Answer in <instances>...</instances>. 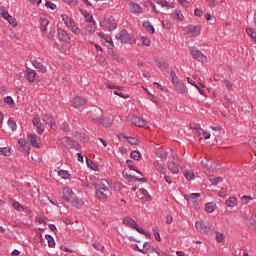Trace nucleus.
Returning <instances> with one entry per match:
<instances>
[{"label":"nucleus","mask_w":256,"mask_h":256,"mask_svg":"<svg viewBox=\"0 0 256 256\" xmlns=\"http://www.w3.org/2000/svg\"><path fill=\"white\" fill-rule=\"evenodd\" d=\"M12 206L16 211H27L28 207H23V205H21V203L17 202V201H13L12 202Z\"/></svg>","instance_id":"2f4dec72"},{"label":"nucleus","mask_w":256,"mask_h":256,"mask_svg":"<svg viewBox=\"0 0 256 256\" xmlns=\"http://www.w3.org/2000/svg\"><path fill=\"white\" fill-rule=\"evenodd\" d=\"M124 177L131 183H137V181L140 183H147V178H137L136 176H133L131 174H126L124 175Z\"/></svg>","instance_id":"dca6fc26"},{"label":"nucleus","mask_w":256,"mask_h":256,"mask_svg":"<svg viewBox=\"0 0 256 256\" xmlns=\"http://www.w3.org/2000/svg\"><path fill=\"white\" fill-rule=\"evenodd\" d=\"M142 26L144 27V29H146L147 33H150V35H153L155 33V28L153 27V25H151L149 21L143 22Z\"/></svg>","instance_id":"393cba45"},{"label":"nucleus","mask_w":256,"mask_h":256,"mask_svg":"<svg viewBox=\"0 0 256 256\" xmlns=\"http://www.w3.org/2000/svg\"><path fill=\"white\" fill-rule=\"evenodd\" d=\"M208 180L210 181V183H212V185H218L219 183H221V181H223V177L221 176L215 177L214 175H210L208 177Z\"/></svg>","instance_id":"bb28decb"},{"label":"nucleus","mask_w":256,"mask_h":256,"mask_svg":"<svg viewBox=\"0 0 256 256\" xmlns=\"http://www.w3.org/2000/svg\"><path fill=\"white\" fill-rule=\"evenodd\" d=\"M68 28L71 29L72 33H75V35H79L81 33L79 27L75 26V22L72 26H69Z\"/></svg>","instance_id":"3c124183"},{"label":"nucleus","mask_w":256,"mask_h":256,"mask_svg":"<svg viewBox=\"0 0 256 256\" xmlns=\"http://www.w3.org/2000/svg\"><path fill=\"white\" fill-rule=\"evenodd\" d=\"M170 76L172 78V83L177 90L178 93H187V86L183 83V81L179 80L177 74H175V70L170 71Z\"/></svg>","instance_id":"7ed1b4c3"},{"label":"nucleus","mask_w":256,"mask_h":256,"mask_svg":"<svg viewBox=\"0 0 256 256\" xmlns=\"http://www.w3.org/2000/svg\"><path fill=\"white\" fill-rule=\"evenodd\" d=\"M223 83L225 87L228 89V91H233V83L229 80H223Z\"/></svg>","instance_id":"13d9d810"},{"label":"nucleus","mask_w":256,"mask_h":256,"mask_svg":"<svg viewBox=\"0 0 256 256\" xmlns=\"http://www.w3.org/2000/svg\"><path fill=\"white\" fill-rule=\"evenodd\" d=\"M246 33L252 38L256 39V32L253 28H246Z\"/></svg>","instance_id":"09e8293b"},{"label":"nucleus","mask_w":256,"mask_h":256,"mask_svg":"<svg viewBox=\"0 0 256 256\" xmlns=\"http://www.w3.org/2000/svg\"><path fill=\"white\" fill-rule=\"evenodd\" d=\"M173 15H174V19H177L178 21H183L184 19L183 14H180L179 10H175Z\"/></svg>","instance_id":"5fc2aeb1"},{"label":"nucleus","mask_w":256,"mask_h":256,"mask_svg":"<svg viewBox=\"0 0 256 256\" xmlns=\"http://www.w3.org/2000/svg\"><path fill=\"white\" fill-rule=\"evenodd\" d=\"M60 143L63 147H66V149H73V147H75V140H72L69 137H63L60 139Z\"/></svg>","instance_id":"f8f14e48"},{"label":"nucleus","mask_w":256,"mask_h":256,"mask_svg":"<svg viewBox=\"0 0 256 256\" xmlns=\"http://www.w3.org/2000/svg\"><path fill=\"white\" fill-rule=\"evenodd\" d=\"M58 175L62 179H71V174H69V172L67 170H60V171H58Z\"/></svg>","instance_id":"e433bc0d"},{"label":"nucleus","mask_w":256,"mask_h":256,"mask_svg":"<svg viewBox=\"0 0 256 256\" xmlns=\"http://www.w3.org/2000/svg\"><path fill=\"white\" fill-rule=\"evenodd\" d=\"M223 239H225V235L223 233L216 232L217 243H223Z\"/></svg>","instance_id":"864d4df0"},{"label":"nucleus","mask_w":256,"mask_h":256,"mask_svg":"<svg viewBox=\"0 0 256 256\" xmlns=\"http://www.w3.org/2000/svg\"><path fill=\"white\" fill-rule=\"evenodd\" d=\"M32 123L34 125V127L37 128V133L38 135H43V131H45V126L43 125V123L41 122V118L39 117H34L32 119Z\"/></svg>","instance_id":"6e6552de"},{"label":"nucleus","mask_w":256,"mask_h":256,"mask_svg":"<svg viewBox=\"0 0 256 256\" xmlns=\"http://www.w3.org/2000/svg\"><path fill=\"white\" fill-rule=\"evenodd\" d=\"M85 103H87V100H85V98H83V97L76 96L73 99L74 107H83V105H85Z\"/></svg>","instance_id":"6ab92c4d"},{"label":"nucleus","mask_w":256,"mask_h":256,"mask_svg":"<svg viewBox=\"0 0 256 256\" xmlns=\"http://www.w3.org/2000/svg\"><path fill=\"white\" fill-rule=\"evenodd\" d=\"M122 223L124 225H131L133 227V229H134V227H137V222L133 218H131L129 216L125 217L123 219Z\"/></svg>","instance_id":"a878e982"},{"label":"nucleus","mask_w":256,"mask_h":256,"mask_svg":"<svg viewBox=\"0 0 256 256\" xmlns=\"http://www.w3.org/2000/svg\"><path fill=\"white\" fill-rule=\"evenodd\" d=\"M188 33H192V37H197L201 33V26H188Z\"/></svg>","instance_id":"aec40b11"},{"label":"nucleus","mask_w":256,"mask_h":256,"mask_svg":"<svg viewBox=\"0 0 256 256\" xmlns=\"http://www.w3.org/2000/svg\"><path fill=\"white\" fill-rule=\"evenodd\" d=\"M114 95H118V97H121L122 99H129V94L120 92V90L114 91Z\"/></svg>","instance_id":"603ef678"},{"label":"nucleus","mask_w":256,"mask_h":256,"mask_svg":"<svg viewBox=\"0 0 256 256\" xmlns=\"http://www.w3.org/2000/svg\"><path fill=\"white\" fill-rule=\"evenodd\" d=\"M6 21H8L12 27H17V19H15L13 16L9 15Z\"/></svg>","instance_id":"a18cd8bd"},{"label":"nucleus","mask_w":256,"mask_h":256,"mask_svg":"<svg viewBox=\"0 0 256 256\" xmlns=\"http://www.w3.org/2000/svg\"><path fill=\"white\" fill-rule=\"evenodd\" d=\"M247 226L249 227V229H251L252 231H255L256 233V220L253 218H250L247 222Z\"/></svg>","instance_id":"c9c22d12"},{"label":"nucleus","mask_w":256,"mask_h":256,"mask_svg":"<svg viewBox=\"0 0 256 256\" xmlns=\"http://www.w3.org/2000/svg\"><path fill=\"white\" fill-rule=\"evenodd\" d=\"M97 123L98 125H103L104 127H109L111 125V123L105 121V118H99Z\"/></svg>","instance_id":"4d7b16f0"},{"label":"nucleus","mask_w":256,"mask_h":256,"mask_svg":"<svg viewBox=\"0 0 256 256\" xmlns=\"http://www.w3.org/2000/svg\"><path fill=\"white\" fill-rule=\"evenodd\" d=\"M62 199L66 203H70L72 207H76V209L83 207V200L77 197V194L69 187L64 188Z\"/></svg>","instance_id":"f257e3e1"},{"label":"nucleus","mask_w":256,"mask_h":256,"mask_svg":"<svg viewBox=\"0 0 256 256\" xmlns=\"http://www.w3.org/2000/svg\"><path fill=\"white\" fill-rule=\"evenodd\" d=\"M195 227L197 231H199L200 233H204L205 235H209V233L213 231V228L209 227V225H207V223L203 221L196 222Z\"/></svg>","instance_id":"39448f33"},{"label":"nucleus","mask_w":256,"mask_h":256,"mask_svg":"<svg viewBox=\"0 0 256 256\" xmlns=\"http://www.w3.org/2000/svg\"><path fill=\"white\" fill-rule=\"evenodd\" d=\"M183 174L187 181H193V179H195V173L193 171L184 170Z\"/></svg>","instance_id":"473e14b6"},{"label":"nucleus","mask_w":256,"mask_h":256,"mask_svg":"<svg viewBox=\"0 0 256 256\" xmlns=\"http://www.w3.org/2000/svg\"><path fill=\"white\" fill-rule=\"evenodd\" d=\"M93 185L96 189L97 199H109L111 197V190H109L103 181L97 180Z\"/></svg>","instance_id":"f03ea898"},{"label":"nucleus","mask_w":256,"mask_h":256,"mask_svg":"<svg viewBox=\"0 0 256 256\" xmlns=\"http://www.w3.org/2000/svg\"><path fill=\"white\" fill-rule=\"evenodd\" d=\"M130 123L136 127H145V125H147V122L139 116H132L130 118Z\"/></svg>","instance_id":"9b49d317"},{"label":"nucleus","mask_w":256,"mask_h":256,"mask_svg":"<svg viewBox=\"0 0 256 256\" xmlns=\"http://www.w3.org/2000/svg\"><path fill=\"white\" fill-rule=\"evenodd\" d=\"M48 39L50 41H53V39H55V29H51L49 34H48Z\"/></svg>","instance_id":"69168bd1"},{"label":"nucleus","mask_w":256,"mask_h":256,"mask_svg":"<svg viewBox=\"0 0 256 256\" xmlns=\"http://www.w3.org/2000/svg\"><path fill=\"white\" fill-rule=\"evenodd\" d=\"M108 53L112 56L113 61H117V63H124V59L113 50V48H108Z\"/></svg>","instance_id":"f3484780"},{"label":"nucleus","mask_w":256,"mask_h":256,"mask_svg":"<svg viewBox=\"0 0 256 256\" xmlns=\"http://www.w3.org/2000/svg\"><path fill=\"white\" fill-rule=\"evenodd\" d=\"M225 195H227V190L225 188H222L219 192H218V197H225Z\"/></svg>","instance_id":"774afa93"},{"label":"nucleus","mask_w":256,"mask_h":256,"mask_svg":"<svg viewBox=\"0 0 256 256\" xmlns=\"http://www.w3.org/2000/svg\"><path fill=\"white\" fill-rule=\"evenodd\" d=\"M108 89H117V91H123L125 87L123 86H115L114 84H108L107 85Z\"/></svg>","instance_id":"052dcab7"},{"label":"nucleus","mask_w":256,"mask_h":256,"mask_svg":"<svg viewBox=\"0 0 256 256\" xmlns=\"http://www.w3.org/2000/svg\"><path fill=\"white\" fill-rule=\"evenodd\" d=\"M87 166L92 169V171H97V164L93 162V160H90L89 158H86Z\"/></svg>","instance_id":"a19ab883"},{"label":"nucleus","mask_w":256,"mask_h":256,"mask_svg":"<svg viewBox=\"0 0 256 256\" xmlns=\"http://www.w3.org/2000/svg\"><path fill=\"white\" fill-rule=\"evenodd\" d=\"M205 211L207 213H213L215 211V204L213 202H208L205 204Z\"/></svg>","instance_id":"f704fd0d"},{"label":"nucleus","mask_w":256,"mask_h":256,"mask_svg":"<svg viewBox=\"0 0 256 256\" xmlns=\"http://www.w3.org/2000/svg\"><path fill=\"white\" fill-rule=\"evenodd\" d=\"M168 169L171 171V173L177 174L179 173V166L174 161H169L168 164Z\"/></svg>","instance_id":"b1692460"},{"label":"nucleus","mask_w":256,"mask_h":256,"mask_svg":"<svg viewBox=\"0 0 256 256\" xmlns=\"http://www.w3.org/2000/svg\"><path fill=\"white\" fill-rule=\"evenodd\" d=\"M28 141L30 142L32 147H35L36 149H39V147H41V138L36 134L28 135Z\"/></svg>","instance_id":"1a4fd4ad"},{"label":"nucleus","mask_w":256,"mask_h":256,"mask_svg":"<svg viewBox=\"0 0 256 256\" xmlns=\"http://www.w3.org/2000/svg\"><path fill=\"white\" fill-rule=\"evenodd\" d=\"M156 65L161 69V71H167L169 73V64L162 61H156Z\"/></svg>","instance_id":"c85d7f7f"},{"label":"nucleus","mask_w":256,"mask_h":256,"mask_svg":"<svg viewBox=\"0 0 256 256\" xmlns=\"http://www.w3.org/2000/svg\"><path fill=\"white\" fill-rule=\"evenodd\" d=\"M190 53H191L193 59H196V61H199L200 63L207 62V56L203 55V53H201V51L193 50V48H190Z\"/></svg>","instance_id":"423d86ee"},{"label":"nucleus","mask_w":256,"mask_h":256,"mask_svg":"<svg viewBox=\"0 0 256 256\" xmlns=\"http://www.w3.org/2000/svg\"><path fill=\"white\" fill-rule=\"evenodd\" d=\"M103 27L104 29H108V31H115V29H117V22L113 17H110L103 22Z\"/></svg>","instance_id":"0eeeda50"},{"label":"nucleus","mask_w":256,"mask_h":256,"mask_svg":"<svg viewBox=\"0 0 256 256\" xmlns=\"http://www.w3.org/2000/svg\"><path fill=\"white\" fill-rule=\"evenodd\" d=\"M139 191L141 193V199H144L145 201H151V195H149V192L145 190V188H142Z\"/></svg>","instance_id":"7c9ffc66"},{"label":"nucleus","mask_w":256,"mask_h":256,"mask_svg":"<svg viewBox=\"0 0 256 256\" xmlns=\"http://www.w3.org/2000/svg\"><path fill=\"white\" fill-rule=\"evenodd\" d=\"M131 159H134V161H139L141 159V153L139 151L134 150L130 153Z\"/></svg>","instance_id":"4c0bfd02"},{"label":"nucleus","mask_w":256,"mask_h":256,"mask_svg":"<svg viewBox=\"0 0 256 256\" xmlns=\"http://www.w3.org/2000/svg\"><path fill=\"white\" fill-rule=\"evenodd\" d=\"M119 139H127L128 143L130 145H139V139L135 138V137H130L125 135L124 133L118 135Z\"/></svg>","instance_id":"2eb2a0df"},{"label":"nucleus","mask_w":256,"mask_h":256,"mask_svg":"<svg viewBox=\"0 0 256 256\" xmlns=\"http://www.w3.org/2000/svg\"><path fill=\"white\" fill-rule=\"evenodd\" d=\"M45 238L47 239L48 241V246L53 248L55 247V239H53V236L49 235V234H46L45 235Z\"/></svg>","instance_id":"58836bf2"},{"label":"nucleus","mask_w":256,"mask_h":256,"mask_svg":"<svg viewBox=\"0 0 256 256\" xmlns=\"http://www.w3.org/2000/svg\"><path fill=\"white\" fill-rule=\"evenodd\" d=\"M250 147H256V137H252L248 141Z\"/></svg>","instance_id":"338daca9"},{"label":"nucleus","mask_w":256,"mask_h":256,"mask_svg":"<svg viewBox=\"0 0 256 256\" xmlns=\"http://www.w3.org/2000/svg\"><path fill=\"white\" fill-rule=\"evenodd\" d=\"M153 165H154V169H156L158 173H161L162 175H165V173H167V169L165 168V166H163V164L159 162H154Z\"/></svg>","instance_id":"5701e85b"},{"label":"nucleus","mask_w":256,"mask_h":256,"mask_svg":"<svg viewBox=\"0 0 256 256\" xmlns=\"http://www.w3.org/2000/svg\"><path fill=\"white\" fill-rule=\"evenodd\" d=\"M157 5H161V7H166L167 9L175 7L173 4H169L167 0H154Z\"/></svg>","instance_id":"c756f323"},{"label":"nucleus","mask_w":256,"mask_h":256,"mask_svg":"<svg viewBox=\"0 0 256 256\" xmlns=\"http://www.w3.org/2000/svg\"><path fill=\"white\" fill-rule=\"evenodd\" d=\"M116 39L121 43H129V44L135 43V38L129 36V32L125 29H123L116 35Z\"/></svg>","instance_id":"20e7f679"},{"label":"nucleus","mask_w":256,"mask_h":256,"mask_svg":"<svg viewBox=\"0 0 256 256\" xmlns=\"http://www.w3.org/2000/svg\"><path fill=\"white\" fill-rule=\"evenodd\" d=\"M92 247H94L96 251H103V245H101L100 243H94L92 244Z\"/></svg>","instance_id":"0e129e2a"},{"label":"nucleus","mask_w":256,"mask_h":256,"mask_svg":"<svg viewBox=\"0 0 256 256\" xmlns=\"http://www.w3.org/2000/svg\"><path fill=\"white\" fill-rule=\"evenodd\" d=\"M225 205L227 207H236V205H237V198L230 197L228 200H226Z\"/></svg>","instance_id":"72a5a7b5"},{"label":"nucleus","mask_w":256,"mask_h":256,"mask_svg":"<svg viewBox=\"0 0 256 256\" xmlns=\"http://www.w3.org/2000/svg\"><path fill=\"white\" fill-rule=\"evenodd\" d=\"M129 9H130L131 13H143L142 7L135 2L129 3Z\"/></svg>","instance_id":"a211bd4d"},{"label":"nucleus","mask_w":256,"mask_h":256,"mask_svg":"<svg viewBox=\"0 0 256 256\" xmlns=\"http://www.w3.org/2000/svg\"><path fill=\"white\" fill-rule=\"evenodd\" d=\"M20 151H22V153H26V155H29V151H31V147L29 146V144H26L20 147Z\"/></svg>","instance_id":"6e6d98bb"},{"label":"nucleus","mask_w":256,"mask_h":256,"mask_svg":"<svg viewBox=\"0 0 256 256\" xmlns=\"http://www.w3.org/2000/svg\"><path fill=\"white\" fill-rule=\"evenodd\" d=\"M9 12L5 7H0V17H3V19H7L9 17Z\"/></svg>","instance_id":"c03bdc74"},{"label":"nucleus","mask_w":256,"mask_h":256,"mask_svg":"<svg viewBox=\"0 0 256 256\" xmlns=\"http://www.w3.org/2000/svg\"><path fill=\"white\" fill-rule=\"evenodd\" d=\"M61 17H62V20L64 21L66 27H70L75 23V21H73L71 19V17H69L67 14H62Z\"/></svg>","instance_id":"cd10ccee"},{"label":"nucleus","mask_w":256,"mask_h":256,"mask_svg":"<svg viewBox=\"0 0 256 256\" xmlns=\"http://www.w3.org/2000/svg\"><path fill=\"white\" fill-rule=\"evenodd\" d=\"M156 155L157 157H160V159H167V152H165L163 149L157 150Z\"/></svg>","instance_id":"79ce46f5"},{"label":"nucleus","mask_w":256,"mask_h":256,"mask_svg":"<svg viewBox=\"0 0 256 256\" xmlns=\"http://www.w3.org/2000/svg\"><path fill=\"white\" fill-rule=\"evenodd\" d=\"M141 41L143 45H145L146 47H149V45H151V40L148 37L143 36L141 38Z\"/></svg>","instance_id":"680f3d73"},{"label":"nucleus","mask_w":256,"mask_h":256,"mask_svg":"<svg viewBox=\"0 0 256 256\" xmlns=\"http://www.w3.org/2000/svg\"><path fill=\"white\" fill-rule=\"evenodd\" d=\"M42 119L47 125L51 127V129H55V119L51 114H44Z\"/></svg>","instance_id":"4468645a"},{"label":"nucleus","mask_w":256,"mask_h":256,"mask_svg":"<svg viewBox=\"0 0 256 256\" xmlns=\"http://www.w3.org/2000/svg\"><path fill=\"white\" fill-rule=\"evenodd\" d=\"M84 18L86 19V21L88 22V23H93L94 21H93V15H91V14H89V13H85L84 14Z\"/></svg>","instance_id":"e2e57ef3"},{"label":"nucleus","mask_w":256,"mask_h":256,"mask_svg":"<svg viewBox=\"0 0 256 256\" xmlns=\"http://www.w3.org/2000/svg\"><path fill=\"white\" fill-rule=\"evenodd\" d=\"M8 126L12 129V131H17V122L15 120H8Z\"/></svg>","instance_id":"8fccbe9b"},{"label":"nucleus","mask_w":256,"mask_h":256,"mask_svg":"<svg viewBox=\"0 0 256 256\" xmlns=\"http://www.w3.org/2000/svg\"><path fill=\"white\" fill-rule=\"evenodd\" d=\"M33 67H35V69H37V71H39V73H45V71H47V68H45L43 66V64H41V62L34 60L32 62Z\"/></svg>","instance_id":"4be33fe9"},{"label":"nucleus","mask_w":256,"mask_h":256,"mask_svg":"<svg viewBox=\"0 0 256 256\" xmlns=\"http://www.w3.org/2000/svg\"><path fill=\"white\" fill-rule=\"evenodd\" d=\"M37 77V73L34 70H27L26 72V79L30 83H35V78Z\"/></svg>","instance_id":"412c9836"},{"label":"nucleus","mask_w":256,"mask_h":256,"mask_svg":"<svg viewBox=\"0 0 256 256\" xmlns=\"http://www.w3.org/2000/svg\"><path fill=\"white\" fill-rule=\"evenodd\" d=\"M201 197V193H191L188 196H185V199L189 201L190 199H199Z\"/></svg>","instance_id":"49530a36"},{"label":"nucleus","mask_w":256,"mask_h":256,"mask_svg":"<svg viewBox=\"0 0 256 256\" xmlns=\"http://www.w3.org/2000/svg\"><path fill=\"white\" fill-rule=\"evenodd\" d=\"M58 39L59 41H61V43H69V41H71V37L69 36V34H67V32H65V30H63V28H58Z\"/></svg>","instance_id":"9d476101"},{"label":"nucleus","mask_w":256,"mask_h":256,"mask_svg":"<svg viewBox=\"0 0 256 256\" xmlns=\"http://www.w3.org/2000/svg\"><path fill=\"white\" fill-rule=\"evenodd\" d=\"M95 29H97V26L95 25V22H93L90 25H87L82 31V35H93L95 33Z\"/></svg>","instance_id":"ddd939ff"},{"label":"nucleus","mask_w":256,"mask_h":256,"mask_svg":"<svg viewBox=\"0 0 256 256\" xmlns=\"http://www.w3.org/2000/svg\"><path fill=\"white\" fill-rule=\"evenodd\" d=\"M4 103H6V105H10V107H15V101H13V98L11 96L5 97Z\"/></svg>","instance_id":"37998d69"},{"label":"nucleus","mask_w":256,"mask_h":256,"mask_svg":"<svg viewBox=\"0 0 256 256\" xmlns=\"http://www.w3.org/2000/svg\"><path fill=\"white\" fill-rule=\"evenodd\" d=\"M45 6L48 7V9H52V11H55L57 9V5L51 1H46Z\"/></svg>","instance_id":"bf43d9fd"},{"label":"nucleus","mask_w":256,"mask_h":256,"mask_svg":"<svg viewBox=\"0 0 256 256\" xmlns=\"http://www.w3.org/2000/svg\"><path fill=\"white\" fill-rule=\"evenodd\" d=\"M40 25L41 31H47V25H49V20L42 19Z\"/></svg>","instance_id":"de8ad7c7"},{"label":"nucleus","mask_w":256,"mask_h":256,"mask_svg":"<svg viewBox=\"0 0 256 256\" xmlns=\"http://www.w3.org/2000/svg\"><path fill=\"white\" fill-rule=\"evenodd\" d=\"M4 155V157H9V155H11V148H0V156Z\"/></svg>","instance_id":"ea45409f"}]
</instances>
